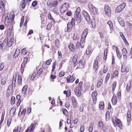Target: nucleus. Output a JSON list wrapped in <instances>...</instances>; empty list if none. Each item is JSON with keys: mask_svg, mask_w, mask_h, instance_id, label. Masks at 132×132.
<instances>
[{"mask_svg": "<svg viewBox=\"0 0 132 132\" xmlns=\"http://www.w3.org/2000/svg\"><path fill=\"white\" fill-rule=\"evenodd\" d=\"M15 102V98L14 96H12L11 99V104L13 105L14 104Z\"/></svg>", "mask_w": 132, "mask_h": 132, "instance_id": "49530a36", "label": "nucleus"}, {"mask_svg": "<svg viewBox=\"0 0 132 132\" xmlns=\"http://www.w3.org/2000/svg\"><path fill=\"white\" fill-rule=\"evenodd\" d=\"M20 53V52L19 51V49L17 48L16 49L15 53L13 56L14 58H16V57H17L19 55Z\"/></svg>", "mask_w": 132, "mask_h": 132, "instance_id": "cd10ccee", "label": "nucleus"}, {"mask_svg": "<svg viewBox=\"0 0 132 132\" xmlns=\"http://www.w3.org/2000/svg\"><path fill=\"white\" fill-rule=\"evenodd\" d=\"M104 103L103 102H100L99 105V107L100 109L102 110L104 107Z\"/></svg>", "mask_w": 132, "mask_h": 132, "instance_id": "f704fd0d", "label": "nucleus"}, {"mask_svg": "<svg viewBox=\"0 0 132 132\" xmlns=\"http://www.w3.org/2000/svg\"><path fill=\"white\" fill-rule=\"evenodd\" d=\"M62 111L63 114L67 116L68 114V112L67 110L65 108H63L62 109Z\"/></svg>", "mask_w": 132, "mask_h": 132, "instance_id": "5fc2aeb1", "label": "nucleus"}, {"mask_svg": "<svg viewBox=\"0 0 132 132\" xmlns=\"http://www.w3.org/2000/svg\"><path fill=\"white\" fill-rule=\"evenodd\" d=\"M69 7V4L66 3L63 4L61 7L60 11L61 13H63L66 11Z\"/></svg>", "mask_w": 132, "mask_h": 132, "instance_id": "423d86ee", "label": "nucleus"}, {"mask_svg": "<svg viewBox=\"0 0 132 132\" xmlns=\"http://www.w3.org/2000/svg\"><path fill=\"white\" fill-rule=\"evenodd\" d=\"M92 48L90 46H88L86 51V54L87 55L89 54L92 52Z\"/></svg>", "mask_w": 132, "mask_h": 132, "instance_id": "393cba45", "label": "nucleus"}, {"mask_svg": "<svg viewBox=\"0 0 132 132\" xmlns=\"http://www.w3.org/2000/svg\"><path fill=\"white\" fill-rule=\"evenodd\" d=\"M103 81V79H100L99 81H98V83L96 87L97 88H99L100 87L101 85L102 84Z\"/></svg>", "mask_w": 132, "mask_h": 132, "instance_id": "4c0bfd02", "label": "nucleus"}, {"mask_svg": "<svg viewBox=\"0 0 132 132\" xmlns=\"http://www.w3.org/2000/svg\"><path fill=\"white\" fill-rule=\"evenodd\" d=\"M0 9L4 11L5 10V6L4 3L2 1H0Z\"/></svg>", "mask_w": 132, "mask_h": 132, "instance_id": "bb28decb", "label": "nucleus"}, {"mask_svg": "<svg viewBox=\"0 0 132 132\" xmlns=\"http://www.w3.org/2000/svg\"><path fill=\"white\" fill-rule=\"evenodd\" d=\"M75 79V77H74L73 75L72 76L70 75L68 76L67 78V82L68 83L72 82Z\"/></svg>", "mask_w": 132, "mask_h": 132, "instance_id": "f8f14e48", "label": "nucleus"}, {"mask_svg": "<svg viewBox=\"0 0 132 132\" xmlns=\"http://www.w3.org/2000/svg\"><path fill=\"white\" fill-rule=\"evenodd\" d=\"M74 92L76 95L78 97H79L81 95V92L79 87H75Z\"/></svg>", "mask_w": 132, "mask_h": 132, "instance_id": "2eb2a0df", "label": "nucleus"}, {"mask_svg": "<svg viewBox=\"0 0 132 132\" xmlns=\"http://www.w3.org/2000/svg\"><path fill=\"white\" fill-rule=\"evenodd\" d=\"M97 93L96 91L93 92L92 94V96L93 99V101L94 104H95L96 102L97 98L96 97Z\"/></svg>", "mask_w": 132, "mask_h": 132, "instance_id": "9b49d317", "label": "nucleus"}, {"mask_svg": "<svg viewBox=\"0 0 132 132\" xmlns=\"http://www.w3.org/2000/svg\"><path fill=\"white\" fill-rule=\"evenodd\" d=\"M65 74L64 72L63 71H61L59 73V76L60 77H61L63 76Z\"/></svg>", "mask_w": 132, "mask_h": 132, "instance_id": "4d7b16f0", "label": "nucleus"}, {"mask_svg": "<svg viewBox=\"0 0 132 132\" xmlns=\"http://www.w3.org/2000/svg\"><path fill=\"white\" fill-rule=\"evenodd\" d=\"M126 5V3H124L118 6L116 8V12L118 13L121 12L125 8Z\"/></svg>", "mask_w": 132, "mask_h": 132, "instance_id": "20e7f679", "label": "nucleus"}, {"mask_svg": "<svg viewBox=\"0 0 132 132\" xmlns=\"http://www.w3.org/2000/svg\"><path fill=\"white\" fill-rule=\"evenodd\" d=\"M47 6H50L51 7H52V3L51 0H48L47 2Z\"/></svg>", "mask_w": 132, "mask_h": 132, "instance_id": "79ce46f5", "label": "nucleus"}, {"mask_svg": "<svg viewBox=\"0 0 132 132\" xmlns=\"http://www.w3.org/2000/svg\"><path fill=\"white\" fill-rule=\"evenodd\" d=\"M104 9L105 14L108 16H110L111 15V10L110 7L108 5H105Z\"/></svg>", "mask_w": 132, "mask_h": 132, "instance_id": "0eeeda50", "label": "nucleus"}, {"mask_svg": "<svg viewBox=\"0 0 132 132\" xmlns=\"http://www.w3.org/2000/svg\"><path fill=\"white\" fill-rule=\"evenodd\" d=\"M98 61L96 60L94 61L93 66V70L96 72L98 69Z\"/></svg>", "mask_w": 132, "mask_h": 132, "instance_id": "4468645a", "label": "nucleus"}, {"mask_svg": "<svg viewBox=\"0 0 132 132\" xmlns=\"http://www.w3.org/2000/svg\"><path fill=\"white\" fill-rule=\"evenodd\" d=\"M12 39H11L9 42H8L7 44V46H8V47H10L14 43V42L12 41Z\"/></svg>", "mask_w": 132, "mask_h": 132, "instance_id": "473e14b6", "label": "nucleus"}, {"mask_svg": "<svg viewBox=\"0 0 132 132\" xmlns=\"http://www.w3.org/2000/svg\"><path fill=\"white\" fill-rule=\"evenodd\" d=\"M58 58L60 59L62 57V54L61 52L60 51H59L58 52Z\"/></svg>", "mask_w": 132, "mask_h": 132, "instance_id": "bf43d9fd", "label": "nucleus"}, {"mask_svg": "<svg viewBox=\"0 0 132 132\" xmlns=\"http://www.w3.org/2000/svg\"><path fill=\"white\" fill-rule=\"evenodd\" d=\"M88 32V29L86 28L83 31L82 37L86 38Z\"/></svg>", "mask_w": 132, "mask_h": 132, "instance_id": "5701e85b", "label": "nucleus"}, {"mask_svg": "<svg viewBox=\"0 0 132 132\" xmlns=\"http://www.w3.org/2000/svg\"><path fill=\"white\" fill-rule=\"evenodd\" d=\"M111 101L113 105H115L117 103V98L116 96L113 94L112 98Z\"/></svg>", "mask_w": 132, "mask_h": 132, "instance_id": "f3484780", "label": "nucleus"}, {"mask_svg": "<svg viewBox=\"0 0 132 132\" xmlns=\"http://www.w3.org/2000/svg\"><path fill=\"white\" fill-rule=\"evenodd\" d=\"M11 121V118H9L8 119L7 125L8 127H9L10 125Z\"/></svg>", "mask_w": 132, "mask_h": 132, "instance_id": "0e129e2a", "label": "nucleus"}, {"mask_svg": "<svg viewBox=\"0 0 132 132\" xmlns=\"http://www.w3.org/2000/svg\"><path fill=\"white\" fill-rule=\"evenodd\" d=\"M112 121L114 126H117L120 128L122 126V125L120 120L119 119H117L116 116H114L112 117Z\"/></svg>", "mask_w": 132, "mask_h": 132, "instance_id": "7ed1b4c3", "label": "nucleus"}, {"mask_svg": "<svg viewBox=\"0 0 132 132\" xmlns=\"http://www.w3.org/2000/svg\"><path fill=\"white\" fill-rule=\"evenodd\" d=\"M68 47L72 52H74L75 51V48L74 45L70 43Z\"/></svg>", "mask_w": 132, "mask_h": 132, "instance_id": "6ab92c4d", "label": "nucleus"}, {"mask_svg": "<svg viewBox=\"0 0 132 132\" xmlns=\"http://www.w3.org/2000/svg\"><path fill=\"white\" fill-rule=\"evenodd\" d=\"M126 67L125 66L122 65L121 67V71L122 72H124L126 70Z\"/></svg>", "mask_w": 132, "mask_h": 132, "instance_id": "338daca9", "label": "nucleus"}, {"mask_svg": "<svg viewBox=\"0 0 132 132\" xmlns=\"http://www.w3.org/2000/svg\"><path fill=\"white\" fill-rule=\"evenodd\" d=\"M85 61L84 60L81 59L79 62V64L80 66H83L84 65Z\"/></svg>", "mask_w": 132, "mask_h": 132, "instance_id": "a18cd8bd", "label": "nucleus"}, {"mask_svg": "<svg viewBox=\"0 0 132 132\" xmlns=\"http://www.w3.org/2000/svg\"><path fill=\"white\" fill-rule=\"evenodd\" d=\"M21 127V125L18 126L17 128V129H15L13 130V132H20Z\"/></svg>", "mask_w": 132, "mask_h": 132, "instance_id": "c756f323", "label": "nucleus"}, {"mask_svg": "<svg viewBox=\"0 0 132 132\" xmlns=\"http://www.w3.org/2000/svg\"><path fill=\"white\" fill-rule=\"evenodd\" d=\"M118 74L119 72L118 71H115L113 73V76L117 77Z\"/></svg>", "mask_w": 132, "mask_h": 132, "instance_id": "774afa93", "label": "nucleus"}, {"mask_svg": "<svg viewBox=\"0 0 132 132\" xmlns=\"http://www.w3.org/2000/svg\"><path fill=\"white\" fill-rule=\"evenodd\" d=\"M59 41L58 39H56L55 40V46L57 48H58L59 46Z\"/></svg>", "mask_w": 132, "mask_h": 132, "instance_id": "09e8293b", "label": "nucleus"}, {"mask_svg": "<svg viewBox=\"0 0 132 132\" xmlns=\"http://www.w3.org/2000/svg\"><path fill=\"white\" fill-rule=\"evenodd\" d=\"M110 75L109 73H108L106 75V77L105 81L106 82H107V81L108 80L109 78L110 77Z\"/></svg>", "mask_w": 132, "mask_h": 132, "instance_id": "e2e57ef3", "label": "nucleus"}, {"mask_svg": "<svg viewBox=\"0 0 132 132\" xmlns=\"http://www.w3.org/2000/svg\"><path fill=\"white\" fill-rule=\"evenodd\" d=\"M16 111V107L15 106H13L11 109L10 112L11 113H12L13 115H14L15 112Z\"/></svg>", "mask_w": 132, "mask_h": 132, "instance_id": "72a5a7b5", "label": "nucleus"}, {"mask_svg": "<svg viewBox=\"0 0 132 132\" xmlns=\"http://www.w3.org/2000/svg\"><path fill=\"white\" fill-rule=\"evenodd\" d=\"M56 66V63L55 62H54L53 63V65L52 66V72L55 69V68Z\"/></svg>", "mask_w": 132, "mask_h": 132, "instance_id": "13d9d810", "label": "nucleus"}, {"mask_svg": "<svg viewBox=\"0 0 132 132\" xmlns=\"http://www.w3.org/2000/svg\"><path fill=\"white\" fill-rule=\"evenodd\" d=\"M119 34L120 35V37H121V38L123 40L124 42L125 43L127 42V44H128V43L127 42V41L126 40V38H125L124 36L123 35V33L121 32H120L119 33Z\"/></svg>", "mask_w": 132, "mask_h": 132, "instance_id": "7c9ffc66", "label": "nucleus"}, {"mask_svg": "<svg viewBox=\"0 0 132 132\" xmlns=\"http://www.w3.org/2000/svg\"><path fill=\"white\" fill-rule=\"evenodd\" d=\"M8 90H11L12 91L13 90V84H11L9 86L8 89Z\"/></svg>", "mask_w": 132, "mask_h": 132, "instance_id": "6e6d98bb", "label": "nucleus"}, {"mask_svg": "<svg viewBox=\"0 0 132 132\" xmlns=\"http://www.w3.org/2000/svg\"><path fill=\"white\" fill-rule=\"evenodd\" d=\"M18 85L19 86L21 85L22 79L21 78V76L20 75H19L18 76Z\"/></svg>", "mask_w": 132, "mask_h": 132, "instance_id": "aec40b11", "label": "nucleus"}, {"mask_svg": "<svg viewBox=\"0 0 132 132\" xmlns=\"http://www.w3.org/2000/svg\"><path fill=\"white\" fill-rule=\"evenodd\" d=\"M36 122H35L34 123H32L30 126V129L29 131L28 130V132H32L35 129V127L36 126Z\"/></svg>", "mask_w": 132, "mask_h": 132, "instance_id": "dca6fc26", "label": "nucleus"}, {"mask_svg": "<svg viewBox=\"0 0 132 132\" xmlns=\"http://www.w3.org/2000/svg\"><path fill=\"white\" fill-rule=\"evenodd\" d=\"M107 50L106 49H105L104 50V56L103 57V59L105 60H106V59L107 57Z\"/></svg>", "mask_w": 132, "mask_h": 132, "instance_id": "3c124183", "label": "nucleus"}, {"mask_svg": "<svg viewBox=\"0 0 132 132\" xmlns=\"http://www.w3.org/2000/svg\"><path fill=\"white\" fill-rule=\"evenodd\" d=\"M28 51L26 48H24L22 50L21 53L22 55H25L27 53Z\"/></svg>", "mask_w": 132, "mask_h": 132, "instance_id": "c9c22d12", "label": "nucleus"}, {"mask_svg": "<svg viewBox=\"0 0 132 132\" xmlns=\"http://www.w3.org/2000/svg\"><path fill=\"white\" fill-rule=\"evenodd\" d=\"M107 26L109 27L110 30L111 31L110 33H111L112 31L113 30V24L112 21H108L107 23Z\"/></svg>", "mask_w": 132, "mask_h": 132, "instance_id": "a211bd4d", "label": "nucleus"}, {"mask_svg": "<svg viewBox=\"0 0 132 132\" xmlns=\"http://www.w3.org/2000/svg\"><path fill=\"white\" fill-rule=\"evenodd\" d=\"M37 4V1H34L32 4V6L34 7Z\"/></svg>", "mask_w": 132, "mask_h": 132, "instance_id": "69168bd1", "label": "nucleus"}, {"mask_svg": "<svg viewBox=\"0 0 132 132\" xmlns=\"http://www.w3.org/2000/svg\"><path fill=\"white\" fill-rule=\"evenodd\" d=\"M89 7L91 14L95 15L98 13L97 9L94 6L92 5H89Z\"/></svg>", "mask_w": 132, "mask_h": 132, "instance_id": "6e6552de", "label": "nucleus"}, {"mask_svg": "<svg viewBox=\"0 0 132 132\" xmlns=\"http://www.w3.org/2000/svg\"><path fill=\"white\" fill-rule=\"evenodd\" d=\"M110 111H107L106 113V120L109 119L110 118Z\"/></svg>", "mask_w": 132, "mask_h": 132, "instance_id": "58836bf2", "label": "nucleus"}, {"mask_svg": "<svg viewBox=\"0 0 132 132\" xmlns=\"http://www.w3.org/2000/svg\"><path fill=\"white\" fill-rule=\"evenodd\" d=\"M122 52L124 59L125 60H126L127 57V55H128V53L126 49V48H124L122 49Z\"/></svg>", "mask_w": 132, "mask_h": 132, "instance_id": "ddd939ff", "label": "nucleus"}, {"mask_svg": "<svg viewBox=\"0 0 132 132\" xmlns=\"http://www.w3.org/2000/svg\"><path fill=\"white\" fill-rule=\"evenodd\" d=\"M73 24L74 25L75 23L72 22V21L70 22H69L67 24V28L65 29V32H70L72 28Z\"/></svg>", "mask_w": 132, "mask_h": 132, "instance_id": "1a4fd4ad", "label": "nucleus"}, {"mask_svg": "<svg viewBox=\"0 0 132 132\" xmlns=\"http://www.w3.org/2000/svg\"><path fill=\"white\" fill-rule=\"evenodd\" d=\"M28 88V86L27 85H25L23 87L22 90V94H25L26 93V90Z\"/></svg>", "mask_w": 132, "mask_h": 132, "instance_id": "a878e982", "label": "nucleus"}, {"mask_svg": "<svg viewBox=\"0 0 132 132\" xmlns=\"http://www.w3.org/2000/svg\"><path fill=\"white\" fill-rule=\"evenodd\" d=\"M83 15L86 21L89 22L91 21L89 15L88 13L85 11H83Z\"/></svg>", "mask_w": 132, "mask_h": 132, "instance_id": "9d476101", "label": "nucleus"}, {"mask_svg": "<svg viewBox=\"0 0 132 132\" xmlns=\"http://www.w3.org/2000/svg\"><path fill=\"white\" fill-rule=\"evenodd\" d=\"M82 82L80 81L78 84V86L77 87H79V89H80V90H82V89L81 88V87L82 85Z\"/></svg>", "mask_w": 132, "mask_h": 132, "instance_id": "a19ab883", "label": "nucleus"}, {"mask_svg": "<svg viewBox=\"0 0 132 132\" xmlns=\"http://www.w3.org/2000/svg\"><path fill=\"white\" fill-rule=\"evenodd\" d=\"M108 70V66L106 65H104V68H103V72L104 73H106L107 72Z\"/></svg>", "mask_w": 132, "mask_h": 132, "instance_id": "c03bdc74", "label": "nucleus"}, {"mask_svg": "<svg viewBox=\"0 0 132 132\" xmlns=\"http://www.w3.org/2000/svg\"><path fill=\"white\" fill-rule=\"evenodd\" d=\"M8 39L7 38H6L5 39V40L4 41L3 44H4V46H7V44L8 42Z\"/></svg>", "mask_w": 132, "mask_h": 132, "instance_id": "864d4df0", "label": "nucleus"}, {"mask_svg": "<svg viewBox=\"0 0 132 132\" xmlns=\"http://www.w3.org/2000/svg\"><path fill=\"white\" fill-rule=\"evenodd\" d=\"M7 78L5 77H2L1 80V83L2 85H4L6 82Z\"/></svg>", "mask_w": 132, "mask_h": 132, "instance_id": "b1692460", "label": "nucleus"}, {"mask_svg": "<svg viewBox=\"0 0 132 132\" xmlns=\"http://www.w3.org/2000/svg\"><path fill=\"white\" fill-rule=\"evenodd\" d=\"M131 115L130 111L128 110L127 114V122H128L130 121Z\"/></svg>", "mask_w": 132, "mask_h": 132, "instance_id": "412c9836", "label": "nucleus"}, {"mask_svg": "<svg viewBox=\"0 0 132 132\" xmlns=\"http://www.w3.org/2000/svg\"><path fill=\"white\" fill-rule=\"evenodd\" d=\"M86 38L82 37L80 41V42H78L76 44L77 47L78 46V47H80L81 48H83L85 43V40Z\"/></svg>", "mask_w": 132, "mask_h": 132, "instance_id": "39448f33", "label": "nucleus"}, {"mask_svg": "<svg viewBox=\"0 0 132 132\" xmlns=\"http://www.w3.org/2000/svg\"><path fill=\"white\" fill-rule=\"evenodd\" d=\"M52 25L51 23H49L47 26V29L48 30H51L52 27Z\"/></svg>", "mask_w": 132, "mask_h": 132, "instance_id": "37998d69", "label": "nucleus"}, {"mask_svg": "<svg viewBox=\"0 0 132 132\" xmlns=\"http://www.w3.org/2000/svg\"><path fill=\"white\" fill-rule=\"evenodd\" d=\"M17 77V76L16 75H14L13 76V79L12 80V83L13 84L15 85V84L16 82Z\"/></svg>", "mask_w": 132, "mask_h": 132, "instance_id": "2f4dec72", "label": "nucleus"}, {"mask_svg": "<svg viewBox=\"0 0 132 132\" xmlns=\"http://www.w3.org/2000/svg\"><path fill=\"white\" fill-rule=\"evenodd\" d=\"M80 11V8L78 7L77 9L74 14V20H76L78 23H80L81 21V16Z\"/></svg>", "mask_w": 132, "mask_h": 132, "instance_id": "f03ea898", "label": "nucleus"}, {"mask_svg": "<svg viewBox=\"0 0 132 132\" xmlns=\"http://www.w3.org/2000/svg\"><path fill=\"white\" fill-rule=\"evenodd\" d=\"M26 5V4L25 1L24 0H22L21 2L20 7H21L22 9H24Z\"/></svg>", "mask_w": 132, "mask_h": 132, "instance_id": "c85d7f7f", "label": "nucleus"}, {"mask_svg": "<svg viewBox=\"0 0 132 132\" xmlns=\"http://www.w3.org/2000/svg\"><path fill=\"white\" fill-rule=\"evenodd\" d=\"M4 67V63H1L0 64V71H2Z\"/></svg>", "mask_w": 132, "mask_h": 132, "instance_id": "052dcab7", "label": "nucleus"}, {"mask_svg": "<svg viewBox=\"0 0 132 132\" xmlns=\"http://www.w3.org/2000/svg\"><path fill=\"white\" fill-rule=\"evenodd\" d=\"M42 68H40L37 72V76H39L42 73Z\"/></svg>", "mask_w": 132, "mask_h": 132, "instance_id": "603ef678", "label": "nucleus"}, {"mask_svg": "<svg viewBox=\"0 0 132 132\" xmlns=\"http://www.w3.org/2000/svg\"><path fill=\"white\" fill-rule=\"evenodd\" d=\"M15 15H12L11 14L10 15V18L8 17H6L4 23L5 26L8 27L7 30V34L11 36L12 35L13 24H14V19Z\"/></svg>", "mask_w": 132, "mask_h": 132, "instance_id": "f257e3e1", "label": "nucleus"}, {"mask_svg": "<svg viewBox=\"0 0 132 132\" xmlns=\"http://www.w3.org/2000/svg\"><path fill=\"white\" fill-rule=\"evenodd\" d=\"M59 3V1H54L52 3V6L53 7L55 6H57Z\"/></svg>", "mask_w": 132, "mask_h": 132, "instance_id": "ea45409f", "label": "nucleus"}, {"mask_svg": "<svg viewBox=\"0 0 132 132\" xmlns=\"http://www.w3.org/2000/svg\"><path fill=\"white\" fill-rule=\"evenodd\" d=\"M78 59V56L77 55H75L72 59V61L73 62H76Z\"/></svg>", "mask_w": 132, "mask_h": 132, "instance_id": "de8ad7c7", "label": "nucleus"}, {"mask_svg": "<svg viewBox=\"0 0 132 132\" xmlns=\"http://www.w3.org/2000/svg\"><path fill=\"white\" fill-rule=\"evenodd\" d=\"M117 84V82L116 81H114L111 87L112 89V92L113 93L114 91L115 88L116 87Z\"/></svg>", "mask_w": 132, "mask_h": 132, "instance_id": "4be33fe9", "label": "nucleus"}, {"mask_svg": "<svg viewBox=\"0 0 132 132\" xmlns=\"http://www.w3.org/2000/svg\"><path fill=\"white\" fill-rule=\"evenodd\" d=\"M116 53L117 56L118 58L120 59H121L122 57V55L120 53L119 51H119H118L117 50L116 52Z\"/></svg>", "mask_w": 132, "mask_h": 132, "instance_id": "e433bc0d", "label": "nucleus"}, {"mask_svg": "<svg viewBox=\"0 0 132 132\" xmlns=\"http://www.w3.org/2000/svg\"><path fill=\"white\" fill-rule=\"evenodd\" d=\"M36 73H33L30 78V79L31 80H33L34 78L36 77Z\"/></svg>", "mask_w": 132, "mask_h": 132, "instance_id": "680f3d73", "label": "nucleus"}, {"mask_svg": "<svg viewBox=\"0 0 132 132\" xmlns=\"http://www.w3.org/2000/svg\"><path fill=\"white\" fill-rule=\"evenodd\" d=\"M103 123L101 121H100L98 122V126L100 128H101L102 127H103Z\"/></svg>", "mask_w": 132, "mask_h": 132, "instance_id": "8fccbe9b", "label": "nucleus"}]
</instances>
